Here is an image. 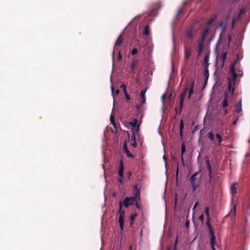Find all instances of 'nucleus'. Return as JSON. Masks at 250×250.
Instances as JSON below:
<instances>
[{
    "mask_svg": "<svg viewBox=\"0 0 250 250\" xmlns=\"http://www.w3.org/2000/svg\"><path fill=\"white\" fill-rule=\"evenodd\" d=\"M131 175V171H129L127 172V176H128V179H129L130 178V176Z\"/></svg>",
    "mask_w": 250,
    "mask_h": 250,
    "instance_id": "46",
    "label": "nucleus"
},
{
    "mask_svg": "<svg viewBox=\"0 0 250 250\" xmlns=\"http://www.w3.org/2000/svg\"><path fill=\"white\" fill-rule=\"evenodd\" d=\"M177 239H176V241H175V245H176V244L177 243Z\"/></svg>",
    "mask_w": 250,
    "mask_h": 250,
    "instance_id": "63",
    "label": "nucleus"
},
{
    "mask_svg": "<svg viewBox=\"0 0 250 250\" xmlns=\"http://www.w3.org/2000/svg\"><path fill=\"white\" fill-rule=\"evenodd\" d=\"M237 185L236 183H233L230 186V191L232 194H234L237 192L236 185Z\"/></svg>",
    "mask_w": 250,
    "mask_h": 250,
    "instance_id": "20",
    "label": "nucleus"
},
{
    "mask_svg": "<svg viewBox=\"0 0 250 250\" xmlns=\"http://www.w3.org/2000/svg\"><path fill=\"white\" fill-rule=\"evenodd\" d=\"M215 243H216L215 237H213V240L212 239V237L210 238V245H211L212 250H216L215 249V247H214Z\"/></svg>",
    "mask_w": 250,
    "mask_h": 250,
    "instance_id": "25",
    "label": "nucleus"
},
{
    "mask_svg": "<svg viewBox=\"0 0 250 250\" xmlns=\"http://www.w3.org/2000/svg\"><path fill=\"white\" fill-rule=\"evenodd\" d=\"M186 151V146L184 143H182L181 145V160L183 163H184L183 154Z\"/></svg>",
    "mask_w": 250,
    "mask_h": 250,
    "instance_id": "22",
    "label": "nucleus"
},
{
    "mask_svg": "<svg viewBox=\"0 0 250 250\" xmlns=\"http://www.w3.org/2000/svg\"><path fill=\"white\" fill-rule=\"evenodd\" d=\"M216 138L218 141V145L220 146L221 144V142L223 141L222 138L221 136L218 133H217L216 134Z\"/></svg>",
    "mask_w": 250,
    "mask_h": 250,
    "instance_id": "26",
    "label": "nucleus"
},
{
    "mask_svg": "<svg viewBox=\"0 0 250 250\" xmlns=\"http://www.w3.org/2000/svg\"><path fill=\"white\" fill-rule=\"evenodd\" d=\"M224 109V114L225 115H226L228 114V110L226 108H223Z\"/></svg>",
    "mask_w": 250,
    "mask_h": 250,
    "instance_id": "48",
    "label": "nucleus"
},
{
    "mask_svg": "<svg viewBox=\"0 0 250 250\" xmlns=\"http://www.w3.org/2000/svg\"><path fill=\"white\" fill-rule=\"evenodd\" d=\"M198 205V202L195 203V204L193 208V210H194Z\"/></svg>",
    "mask_w": 250,
    "mask_h": 250,
    "instance_id": "49",
    "label": "nucleus"
},
{
    "mask_svg": "<svg viewBox=\"0 0 250 250\" xmlns=\"http://www.w3.org/2000/svg\"><path fill=\"white\" fill-rule=\"evenodd\" d=\"M198 172H195L193 175H192L189 178V181L192 185L193 192L195 190L196 188L200 184V177L198 176Z\"/></svg>",
    "mask_w": 250,
    "mask_h": 250,
    "instance_id": "2",
    "label": "nucleus"
},
{
    "mask_svg": "<svg viewBox=\"0 0 250 250\" xmlns=\"http://www.w3.org/2000/svg\"><path fill=\"white\" fill-rule=\"evenodd\" d=\"M146 88L141 91L140 96L141 98V104H144L146 103L145 93L146 91Z\"/></svg>",
    "mask_w": 250,
    "mask_h": 250,
    "instance_id": "18",
    "label": "nucleus"
},
{
    "mask_svg": "<svg viewBox=\"0 0 250 250\" xmlns=\"http://www.w3.org/2000/svg\"><path fill=\"white\" fill-rule=\"evenodd\" d=\"M140 200H137V201H135V206L137 208H138V209H140V204L138 203V201H139Z\"/></svg>",
    "mask_w": 250,
    "mask_h": 250,
    "instance_id": "38",
    "label": "nucleus"
},
{
    "mask_svg": "<svg viewBox=\"0 0 250 250\" xmlns=\"http://www.w3.org/2000/svg\"><path fill=\"white\" fill-rule=\"evenodd\" d=\"M183 9L182 8H180L178 10V14L181 13L182 12Z\"/></svg>",
    "mask_w": 250,
    "mask_h": 250,
    "instance_id": "52",
    "label": "nucleus"
},
{
    "mask_svg": "<svg viewBox=\"0 0 250 250\" xmlns=\"http://www.w3.org/2000/svg\"><path fill=\"white\" fill-rule=\"evenodd\" d=\"M227 56V52H225L223 53L222 56V60L223 61V63L224 64V62H225Z\"/></svg>",
    "mask_w": 250,
    "mask_h": 250,
    "instance_id": "30",
    "label": "nucleus"
},
{
    "mask_svg": "<svg viewBox=\"0 0 250 250\" xmlns=\"http://www.w3.org/2000/svg\"><path fill=\"white\" fill-rule=\"evenodd\" d=\"M234 214L235 213V207H234Z\"/></svg>",
    "mask_w": 250,
    "mask_h": 250,
    "instance_id": "61",
    "label": "nucleus"
},
{
    "mask_svg": "<svg viewBox=\"0 0 250 250\" xmlns=\"http://www.w3.org/2000/svg\"><path fill=\"white\" fill-rule=\"evenodd\" d=\"M165 97V95L164 94V95H163V98H164Z\"/></svg>",
    "mask_w": 250,
    "mask_h": 250,
    "instance_id": "62",
    "label": "nucleus"
},
{
    "mask_svg": "<svg viewBox=\"0 0 250 250\" xmlns=\"http://www.w3.org/2000/svg\"><path fill=\"white\" fill-rule=\"evenodd\" d=\"M120 167L118 169V175L120 177L123 178L124 176V165L122 160L119 162Z\"/></svg>",
    "mask_w": 250,
    "mask_h": 250,
    "instance_id": "10",
    "label": "nucleus"
},
{
    "mask_svg": "<svg viewBox=\"0 0 250 250\" xmlns=\"http://www.w3.org/2000/svg\"><path fill=\"white\" fill-rule=\"evenodd\" d=\"M189 225V221L187 220L185 223V226L186 228H188Z\"/></svg>",
    "mask_w": 250,
    "mask_h": 250,
    "instance_id": "43",
    "label": "nucleus"
},
{
    "mask_svg": "<svg viewBox=\"0 0 250 250\" xmlns=\"http://www.w3.org/2000/svg\"><path fill=\"white\" fill-rule=\"evenodd\" d=\"M132 146H133V147H136V146H137V144L135 142H134L133 144H132Z\"/></svg>",
    "mask_w": 250,
    "mask_h": 250,
    "instance_id": "53",
    "label": "nucleus"
},
{
    "mask_svg": "<svg viewBox=\"0 0 250 250\" xmlns=\"http://www.w3.org/2000/svg\"><path fill=\"white\" fill-rule=\"evenodd\" d=\"M206 224L208 226V228L209 229V233H210V238L212 237V239L213 240V237H215V235L214 234V232H213V230L212 229V227H211V225L209 222V218H208V220L206 222Z\"/></svg>",
    "mask_w": 250,
    "mask_h": 250,
    "instance_id": "13",
    "label": "nucleus"
},
{
    "mask_svg": "<svg viewBox=\"0 0 250 250\" xmlns=\"http://www.w3.org/2000/svg\"><path fill=\"white\" fill-rule=\"evenodd\" d=\"M143 35L145 36H146L149 35V26L148 25L145 26L144 30L143 32Z\"/></svg>",
    "mask_w": 250,
    "mask_h": 250,
    "instance_id": "24",
    "label": "nucleus"
},
{
    "mask_svg": "<svg viewBox=\"0 0 250 250\" xmlns=\"http://www.w3.org/2000/svg\"><path fill=\"white\" fill-rule=\"evenodd\" d=\"M229 41H230V40H231V37H230V36H229Z\"/></svg>",
    "mask_w": 250,
    "mask_h": 250,
    "instance_id": "60",
    "label": "nucleus"
},
{
    "mask_svg": "<svg viewBox=\"0 0 250 250\" xmlns=\"http://www.w3.org/2000/svg\"><path fill=\"white\" fill-rule=\"evenodd\" d=\"M241 100H240L239 102L236 104V112L239 113L242 111V104H241Z\"/></svg>",
    "mask_w": 250,
    "mask_h": 250,
    "instance_id": "21",
    "label": "nucleus"
},
{
    "mask_svg": "<svg viewBox=\"0 0 250 250\" xmlns=\"http://www.w3.org/2000/svg\"><path fill=\"white\" fill-rule=\"evenodd\" d=\"M238 59H239L238 58L237 60ZM237 61L238 60L235 61L231 64L230 68V73L232 76V78H228V88L229 91L231 93V94H233L234 92L235 87L234 85L235 84L236 80L237 77V74L236 73L235 70V67L237 63Z\"/></svg>",
    "mask_w": 250,
    "mask_h": 250,
    "instance_id": "1",
    "label": "nucleus"
},
{
    "mask_svg": "<svg viewBox=\"0 0 250 250\" xmlns=\"http://www.w3.org/2000/svg\"><path fill=\"white\" fill-rule=\"evenodd\" d=\"M137 52H138L137 49L136 48H134L131 51V55H135L137 53Z\"/></svg>",
    "mask_w": 250,
    "mask_h": 250,
    "instance_id": "35",
    "label": "nucleus"
},
{
    "mask_svg": "<svg viewBox=\"0 0 250 250\" xmlns=\"http://www.w3.org/2000/svg\"><path fill=\"white\" fill-rule=\"evenodd\" d=\"M191 95H189V94H188V99H190V97H191Z\"/></svg>",
    "mask_w": 250,
    "mask_h": 250,
    "instance_id": "56",
    "label": "nucleus"
},
{
    "mask_svg": "<svg viewBox=\"0 0 250 250\" xmlns=\"http://www.w3.org/2000/svg\"><path fill=\"white\" fill-rule=\"evenodd\" d=\"M208 138L211 141H213L214 139V135L212 131H209L208 132Z\"/></svg>",
    "mask_w": 250,
    "mask_h": 250,
    "instance_id": "28",
    "label": "nucleus"
},
{
    "mask_svg": "<svg viewBox=\"0 0 250 250\" xmlns=\"http://www.w3.org/2000/svg\"><path fill=\"white\" fill-rule=\"evenodd\" d=\"M205 75L206 77V79H207L208 78V66H206V68L205 69Z\"/></svg>",
    "mask_w": 250,
    "mask_h": 250,
    "instance_id": "36",
    "label": "nucleus"
},
{
    "mask_svg": "<svg viewBox=\"0 0 250 250\" xmlns=\"http://www.w3.org/2000/svg\"><path fill=\"white\" fill-rule=\"evenodd\" d=\"M245 9H241L240 10L239 14L238 15V18H240L242 16V15L245 13Z\"/></svg>",
    "mask_w": 250,
    "mask_h": 250,
    "instance_id": "31",
    "label": "nucleus"
},
{
    "mask_svg": "<svg viewBox=\"0 0 250 250\" xmlns=\"http://www.w3.org/2000/svg\"><path fill=\"white\" fill-rule=\"evenodd\" d=\"M115 53H118V61H120L122 59V55L121 54V53H120V50H119V52H116Z\"/></svg>",
    "mask_w": 250,
    "mask_h": 250,
    "instance_id": "37",
    "label": "nucleus"
},
{
    "mask_svg": "<svg viewBox=\"0 0 250 250\" xmlns=\"http://www.w3.org/2000/svg\"><path fill=\"white\" fill-rule=\"evenodd\" d=\"M123 151L126 153L127 157L132 158H134V156L128 150L127 145L125 143L123 145Z\"/></svg>",
    "mask_w": 250,
    "mask_h": 250,
    "instance_id": "16",
    "label": "nucleus"
},
{
    "mask_svg": "<svg viewBox=\"0 0 250 250\" xmlns=\"http://www.w3.org/2000/svg\"><path fill=\"white\" fill-rule=\"evenodd\" d=\"M207 188L208 189H210V190H211V191H212V190H213V187L212 186H211L210 188L209 187V186H207Z\"/></svg>",
    "mask_w": 250,
    "mask_h": 250,
    "instance_id": "50",
    "label": "nucleus"
},
{
    "mask_svg": "<svg viewBox=\"0 0 250 250\" xmlns=\"http://www.w3.org/2000/svg\"><path fill=\"white\" fill-rule=\"evenodd\" d=\"M235 23V19L234 18H233L232 19V24H231L232 28L234 27Z\"/></svg>",
    "mask_w": 250,
    "mask_h": 250,
    "instance_id": "42",
    "label": "nucleus"
},
{
    "mask_svg": "<svg viewBox=\"0 0 250 250\" xmlns=\"http://www.w3.org/2000/svg\"><path fill=\"white\" fill-rule=\"evenodd\" d=\"M180 136L181 137H182L183 136V132H182V131H181V132L180 131Z\"/></svg>",
    "mask_w": 250,
    "mask_h": 250,
    "instance_id": "55",
    "label": "nucleus"
},
{
    "mask_svg": "<svg viewBox=\"0 0 250 250\" xmlns=\"http://www.w3.org/2000/svg\"><path fill=\"white\" fill-rule=\"evenodd\" d=\"M121 87L124 89L125 93H126V89H125V85L124 84L121 85Z\"/></svg>",
    "mask_w": 250,
    "mask_h": 250,
    "instance_id": "45",
    "label": "nucleus"
},
{
    "mask_svg": "<svg viewBox=\"0 0 250 250\" xmlns=\"http://www.w3.org/2000/svg\"><path fill=\"white\" fill-rule=\"evenodd\" d=\"M110 120L111 122L114 125L115 122H114V118L113 116L111 115L110 117Z\"/></svg>",
    "mask_w": 250,
    "mask_h": 250,
    "instance_id": "39",
    "label": "nucleus"
},
{
    "mask_svg": "<svg viewBox=\"0 0 250 250\" xmlns=\"http://www.w3.org/2000/svg\"><path fill=\"white\" fill-rule=\"evenodd\" d=\"M136 216H137V214H132L130 216V220L132 222L131 223V225L133 224V222L135 218L136 217Z\"/></svg>",
    "mask_w": 250,
    "mask_h": 250,
    "instance_id": "33",
    "label": "nucleus"
},
{
    "mask_svg": "<svg viewBox=\"0 0 250 250\" xmlns=\"http://www.w3.org/2000/svg\"><path fill=\"white\" fill-rule=\"evenodd\" d=\"M204 215L203 214H202L199 217V219L200 220H201L202 222L204 220Z\"/></svg>",
    "mask_w": 250,
    "mask_h": 250,
    "instance_id": "41",
    "label": "nucleus"
},
{
    "mask_svg": "<svg viewBox=\"0 0 250 250\" xmlns=\"http://www.w3.org/2000/svg\"><path fill=\"white\" fill-rule=\"evenodd\" d=\"M136 65V62H134L131 63V68H130V71H131V73H134L135 67Z\"/></svg>",
    "mask_w": 250,
    "mask_h": 250,
    "instance_id": "27",
    "label": "nucleus"
},
{
    "mask_svg": "<svg viewBox=\"0 0 250 250\" xmlns=\"http://www.w3.org/2000/svg\"><path fill=\"white\" fill-rule=\"evenodd\" d=\"M118 181L120 183L123 184V179L122 178L120 177L119 179H118Z\"/></svg>",
    "mask_w": 250,
    "mask_h": 250,
    "instance_id": "47",
    "label": "nucleus"
},
{
    "mask_svg": "<svg viewBox=\"0 0 250 250\" xmlns=\"http://www.w3.org/2000/svg\"><path fill=\"white\" fill-rule=\"evenodd\" d=\"M224 99L223 100V102H222V107L223 108H226L228 106V94L227 92H224Z\"/></svg>",
    "mask_w": 250,
    "mask_h": 250,
    "instance_id": "12",
    "label": "nucleus"
},
{
    "mask_svg": "<svg viewBox=\"0 0 250 250\" xmlns=\"http://www.w3.org/2000/svg\"><path fill=\"white\" fill-rule=\"evenodd\" d=\"M213 21V19H210L209 20H208L207 22V24L208 25H209L210 24H211L212 22Z\"/></svg>",
    "mask_w": 250,
    "mask_h": 250,
    "instance_id": "40",
    "label": "nucleus"
},
{
    "mask_svg": "<svg viewBox=\"0 0 250 250\" xmlns=\"http://www.w3.org/2000/svg\"><path fill=\"white\" fill-rule=\"evenodd\" d=\"M118 213L119 214V226L121 229V231H123L124 229V214L125 211L122 210V202L120 201L119 202V210Z\"/></svg>",
    "mask_w": 250,
    "mask_h": 250,
    "instance_id": "4",
    "label": "nucleus"
},
{
    "mask_svg": "<svg viewBox=\"0 0 250 250\" xmlns=\"http://www.w3.org/2000/svg\"><path fill=\"white\" fill-rule=\"evenodd\" d=\"M184 123L183 121L182 120H181L180 123V131L181 132L182 131L183 129L184 128Z\"/></svg>",
    "mask_w": 250,
    "mask_h": 250,
    "instance_id": "34",
    "label": "nucleus"
},
{
    "mask_svg": "<svg viewBox=\"0 0 250 250\" xmlns=\"http://www.w3.org/2000/svg\"><path fill=\"white\" fill-rule=\"evenodd\" d=\"M236 122H237V121H236H236H234L233 122V124L234 125H235V124H236Z\"/></svg>",
    "mask_w": 250,
    "mask_h": 250,
    "instance_id": "58",
    "label": "nucleus"
},
{
    "mask_svg": "<svg viewBox=\"0 0 250 250\" xmlns=\"http://www.w3.org/2000/svg\"><path fill=\"white\" fill-rule=\"evenodd\" d=\"M194 79H192L191 80V85L190 86V88H189V91H188V94L189 95H192L193 93V87H194Z\"/></svg>",
    "mask_w": 250,
    "mask_h": 250,
    "instance_id": "23",
    "label": "nucleus"
},
{
    "mask_svg": "<svg viewBox=\"0 0 250 250\" xmlns=\"http://www.w3.org/2000/svg\"><path fill=\"white\" fill-rule=\"evenodd\" d=\"M209 32V29L208 28H205L204 29L201 34V39L200 41H203V42L205 41V38L208 35V34Z\"/></svg>",
    "mask_w": 250,
    "mask_h": 250,
    "instance_id": "19",
    "label": "nucleus"
},
{
    "mask_svg": "<svg viewBox=\"0 0 250 250\" xmlns=\"http://www.w3.org/2000/svg\"><path fill=\"white\" fill-rule=\"evenodd\" d=\"M120 167L118 169V175L120 177L123 178L124 176V165L122 160L119 162Z\"/></svg>",
    "mask_w": 250,
    "mask_h": 250,
    "instance_id": "9",
    "label": "nucleus"
},
{
    "mask_svg": "<svg viewBox=\"0 0 250 250\" xmlns=\"http://www.w3.org/2000/svg\"><path fill=\"white\" fill-rule=\"evenodd\" d=\"M178 174V169H177V171H176V175H177Z\"/></svg>",
    "mask_w": 250,
    "mask_h": 250,
    "instance_id": "59",
    "label": "nucleus"
},
{
    "mask_svg": "<svg viewBox=\"0 0 250 250\" xmlns=\"http://www.w3.org/2000/svg\"><path fill=\"white\" fill-rule=\"evenodd\" d=\"M137 123L138 120L136 118L133 119V120L131 122H130V125L132 126L133 127L135 128L136 126V128L135 129V131L136 132H138L140 126V124H137Z\"/></svg>",
    "mask_w": 250,
    "mask_h": 250,
    "instance_id": "15",
    "label": "nucleus"
},
{
    "mask_svg": "<svg viewBox=\"0 0 250 250\" xmlns=\"http://www.w3.org/2000/svg\"><path fill=\"white\" fill-rule=\"evenodd\" d=\"M189 88V84L187 83L186 86H185L183 91L180 95V100H179V113H180L183 109L184 99L187 95V92Z\"/></svg>",
    "mask_w": 250,
    "mask_h": 250,
    "instance_id": "3",
    "label": "nucleus"
},
{
    "mask_svg": "<svg viewBox=\"0 0 250 250\" xmlns=\"http://www.w3.org/2000/svg\"><path fill=\"white\" fill-rule=\"evenodd\" d=\"M208 60H209V56L208 55H207V56H206L204 59V62H203V63L204 64L206 65L207 64L208 62Z\"/></svg>",
    "mask_w": 250,
    "mask_h": 250,
    "instance_id": "29",
    "label": "nucleus"
},
{
    "mask_svg": "<svg viewBox=\"0 0 250 250\" xmlns=\"http://www.w3.org/2000/svg\"><path fill=\"white\" fill-rule=\"evenodd\" d=\"M130 250H131V246H130Z\"/></svg>",
    "mask_w": 250,
    "mask_h": 250,
    "instance_id": "64",
    "label": "nucleus"
},
{
    "mask_svg": "<svg viewBox=\"0 0 250 250\" xmlns=\"http://www.w3.org/2000/svg\"><path fill=\"white\" fill-rule=\"evenodd\" d=\"M125 94L126 99L127 100H130V97H129V96L127 94V92H126V93H125Z\"/></svg>",
    "mask_w": 250,
    "mask_h": 250,
    "instance_id": "44",
    "label": "nucleus"
},
{
    "mask_svg": "<svg viewBox=\"0 0 250 250\" xmlns=\"http://www.w3.org/2000/svg\"><path fill=\"white\" fill-rule=\"evenodd\" d=\"M120 92V90L119 89H117L115 91V94L118 95Z\"/></svg>",
    "mask_w": 250,
    "mask_h": 250,
    "instance_id": "51",
    "label": "nucleus"
},
{
    "mask_svg": "<svg viewBox=\"0 0 250 250\" xmlns=\"http://www.w3.org/2000/svg\"><path fill=\"white\" fill-rule=\"evenodd\" d=\"M111 88L112 93L113 94L114 88V87L112 86H111Z\"/></svg>",
    "mask_w": 250,
    "mask_h": 250,
    "instance_id": "54",
    "label": "nucleus"
},
{
    "mask_svg": "<svg viewBox=\"0 0 250 250\" xmlns=\"http://www.w3.org/2000/svg\"><path fill=\"white\" fill-rule=\"evenodd\" d=\"M209 207H206V208H205V213H206V216L208 217V219L209 218Z\"/></svg>",
    "mask_w": 250,
    "mask_h": 250,
    "instance_id": "32",
    "label": "nucleus"
},
{
    "mask_svg": "<svg viewBox=\"0 0 250 250\" xmlns=\"http://www.w3.org/2000/svg\"><path fill=\"white\" fill-rule=\"evenodd\" d=\"M135 201L133 200V198L131 197H126L122 203V206L123 205L125 208H127L129 206L132 205Z\"/></svg>",
    "mask_w": 250,
    "mask_h": 250,
    "instance_id": "8",
    "label": "nucleus"
},
{
    "mask_svg": "<svg viewBox=\"0 0 250 250\" xmlns=\"http://www.w3.org/2000/svg\"><path fill=\"white\" fill-rule=\"evenodd\" d=\"M206 165H207L208 170V171L209 172V182L210 183L211 179V177H212V169H211V166H210V164L209 161V160L208 159H207L206 160Z\"/></svg>",
    "mask_w": 250,
    "mask_h": 250,
    "instance_id": "14",
    "label": "nucleus"
},
{
    "mask_svg": "<svg viewBox=\"0 0 250 250\" xmlns=\"http://www.w3.org/2000/svg\"><path fill=\"white\" fill-rule=\"evenodd\" d=\"M163 159H164V160L165 161H166V160H167V159H166V156H165V155L163 156Z\"/></svg>",
    "mask_w": 250,
    "mask_h": 250,
    "instance_id": "57",
    "label": "nucleus"
},
{
    "mask_svg": "<svg viewBox=\"0 0 250 250\" xmlns=\"http://www.w3.org/2000/svg\"><path fill=\"white\" fill-rule=\"evenodd\" d=\"M193 27H190L185 32V37L187 39L190 40L191 41L194 37V34L193 31Z\"/></svg>",
    "mask_w": 250,
    "mask_h": 250,
    "instance_id": "7",
    "label": "nucleus"
},
{
    "mask_svg": "<svg viewBox=\"0 0 250 250\" xmlns=\"http://www.w3.org/2000/svg\"><path fill=\"white\" fill-rule=\"evenodd\" d=\"M133 196H131V197L133 198L134 201L140 200V189L138 188L137 185L133 186Z\"/></svg>",
    "mask_w": 250,
    "mask_h": 250,
    "instance_id": "5",
    "label": "nucleus"
},
{
    "mask_svg": "<svg viewBox=\"0 0 250 250\" xmlns=\"http://www.w3.org/2000/svg\"><path fill=\"white\" fill-rule=\"evenodd\" d=\"M123 37L122 36V35H120L117 39L116 42H115V45H114V50H113V55H114L115 54V52L117 51V52H119V47L120 46V45L122 44V42H123Z\"/></svg>",
    "mask_w": 250,
    "mask_h": 250,
    "instance_id": "6",
    "label": "nucleus"
},
{
    "mask_svg": "<svg viewBox=\"0 0 250 250\" xmlns=\"http://www.w3.org/2000/svg\"><path fill=\"white\" fill-rule=\"evenodd\" d=\"M191 54V49L189 47H186L185 48V59L186 60H188Z\"/></svg>",
    "mask_w": 250,
    "mask_h": 250,
    "instance_id": "17",
    "label": "nucleus"
},
{
    "mask_svg": "<svg viewBox=\"0 0 250 250\" xmlns=\"http://www.w3.org/2000/svg\"><path fill=\"white\" fill-rule=\"evenodd\" d=\"M204 45V42L203 41H199L198 42V49H197V52H198V55L200 56L203 51V48Z\"/></svg>",
    "mask_w": 250,
    "mask_h": 250,
    "instance_id": "11",
    "label": "nucleus"
}]
</instances>
